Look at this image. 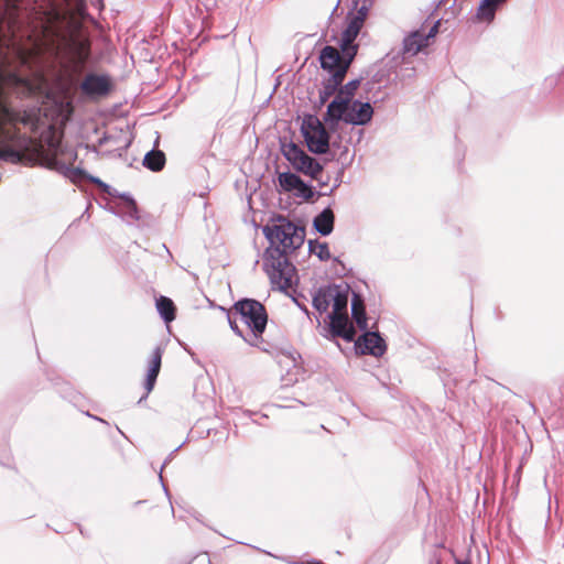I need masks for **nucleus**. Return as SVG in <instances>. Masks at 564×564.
Here are the masks:
<instances>
[{"label": "nucleus", "mask_w": 564, "mask_h": 564, "mask_svg": "<svg viewBox=\"0 0 564 564\" xmlns=\"http://www.w3.org/2000/svg\"><path fill=\"white\" fill-rule=\"evenodd\" d=\"M263 234L271 245L263 254V269L273 290L288 292L293 286L296 269L289 261L286 253L304 243L305 231L302 227L280 218L279 224L265 226Z\"/></svg>", "instance_id": "obj_1"}, {"label": "nucleus", "mask_w": 564, "mask_h": 564, "mask_svg": "<svg viewBox=\"0 0 564 564\" xmlns=\"http://www.w3.org/2000/svg\"><path fill=\"white\" fill-rule=\"evenodd\" d=\"M18 122L29 124L31 118L0 104V160L18 163L31 147V139L20 133Z\"/></svg>", "instance_id": "obj_2"}, {"label": "nucleus", "mask_w": 564, "mask_h": 564, "mask_svg": "<svg viewBox=\"0 0 564 564\" xmlns=\"http://www.w3.org/2000/svg\"><path fill=\"white\" fill-rule=\"evenodd\" d=\"M234 311L251 332L248 337H243L245 341L258 346L268 322L265 307L256 300L243 299L235 303Z\"/></svg>", "instance_id": "obj_3"}, {"label": "nucleus", "mask_w": 564, "mask_h": 564, "mask_svg": "<svg viewBox=\"0 0 564 564\" xmlns=\"http://www.w3.org/2000/svg\"><path fill=\"white\" fill-rule=\"evenodd\" d=\"M308 150L315 154H324L329 149V133L315 116L304 118L301 127Z\"/></svg>", "instance_id": "obj_4"}, {"label": "nucleus", "mask_w": 564, "mask_h": 564, "mask_svg": "<svg viewBox=\"0 0 564 564\" xmlns=\"http://www.w3.org/2000/svg\"><path fill=\"white\" fill-rule=\"evenodd\" d=\"M282 152L296 171L313 178H317L322 173L323 166L314 158L306 154L297 144L293 142L283 144Z\"/></svg>", "instance_id": "obj_5"}, {"label": "nucleus", "mask_w": 564, "mask_h": 564, "mask_svg": "<svg viewBox=\"0 0 564 564\" xmlns=\"http://www.w3.org/2000/svg\"><path fill=\"white\" fill-rule=\"evenodd\" d=\"M340 52L334 46H325L319 55L322 68L329 72V75L336 73L347 64V69L352 62L356 51L340 46Z\"/></svg>", "instance_id": "obj_6"}, {"label": "nucleus", "mask_w": 564, "mask_h": 564, "mask_svg": "<svg viewBox=\"0 0 564 564\" xmlns=\"http://www.w3.org/2000/svg\"><path fill=\"white\" fill-rule=\"evenodd\" d=\"M440 21L435 22L426 32L425 29H420L411 32L403 40L402 61L408 56H414L430 44V40L434 39L438 32Z\"/></svg>", "instance_id": "obj_7"}, {"label": "nucleus", "mask_w": 564, "mask_h": 564, "mask_svg": "<svg viewBox=\"0 0 564 564\" xmlns=\"http://www.w3.org/2000/svg\"><path fill=\"white\" fill-rule=\"evenodd\" d=\"M84 95L96 98L108 95L111 89V82L107 75L88 74L80 84Z\"/></svg>", "instance_id": "obj_8"}, {"label": "nucleus", "mask_w": 564, "mask_h": 564, "mask_svg": "<svg viewBox=\"0 0 564 564\" xmlns=\"http://www.w3.org/2000/svg\"><path fill=\"white\" fill-rule=\"evenodd\" d=\"M356 347L361 354H368L375 357H381L387 350L384 339L376 332L365 333L356 341Z\"/></svg>", "instance_id": "obj_9"}, {"label": "nucleus", "mask_w": 564, "mask_h": 564, "mask_svg": "<svg viewBox=\"0 0 564 564\" xmlns=\"http://www.w3.org/2000/svg\"><path fill=\"white\" fill-rule=\"evenodd\" d=\"M279 184L285 192L295 191V194L304 199H311L314 195L312 187L305 184L300 176L291 172L281 173L279 175Z\"/></svg>", "instance_id": "obj_10"}, {"label": "nucleus", "mask_w": 564, "mask_h": 564, "mask_svg": "<svg viewBox=\"0 0 564 564\" xmlns=\"http://www.w3.org/2000/svg\"><path fill=\"white\" fill-rule=\"evenodd\" d=\"M373 115V109L369 102H361L354 100L349 104V111L346 118V123L354 126L367 124Z\"/></svg>", "instance_id": "obj_11"}, {"label": "nucleus", "mask_w": 564, "mask_h": 564, "mask_svg": "<svg viewBox=\"0 0 564 564\" xmlns=\"http://www.w3.org/2000/svg\"><path fill=\"white\" fill-rule=\"evenodd\" d=\"M346 74L347 64L340 67V69L336 73L329 75V77L324 80L323 87L319 90L321 104H325L336 91L338 93V87L341 85Z\"/></svg>", "instance_id": "obj_12"}, {"label": "nucleus", "mask_w": 564, "mask_h": 564, "mask_svg": "<svg viewBox=\"0 0 564 564\" xmlns=\"http://www.w3.org/2000/svg\"><path fill=\"white\" fill-rule=\"evenodd\" d=\"M349 101L336 95L333 101L327 107V111L324 116L326 122H338L340 120L346 122V118L349 111Z\"/></svg>", "instance_id": "obj_13"}, {"label": "nucleus", "mask_w": 564, "mask_h": 564, "mask_svg": "<svg viewBox=\"0 0 564 564\" xmlns=\"http://www.w3.org/2000/svg\"><path fill=\"white\" fill-rule=\"evenodd\" d=\"M332 333L347 341H351L355 336V329L349 324L348 315H328Z\"/></svg>", "instance_id": "obj_14"}, {"label": "nucleus", "mask_w": 564, "mask_h": 564, "mask_svg": "<svg viewBox=\"0 0 564 564\" xmlns=\"http://www.w3.org/2000/svg\"><path fill=\"white\" fill-rule=\"evenodd\" d=\"M364 23L360 22L359 18H348V23L341 33L339 45L346 48H351L357 52V45L354 44L358 36Z\"/></svg>", "instance_id": "obj_15"}, {"label": "nucleus", "mask_w": 564, "mask_h": 564, "mask_svg": "<svg viewBox=\"0 0 564 564\" xmlns=\"http://www.w3.org/2000/svg\"><path fill=\"white\" fill-rule=\"evenodd\" d=\"M46 163L48 169L65 175L66 177L70 178L74 182L83 180L85 177V172L83 170L74 167L72 164L62 162L56 156L47 159Z\"/></svg>", "instance_id": "obj_16"}, {"label": "nucleus", "mask_w": 564, "mask_h": 564, "mask_svg": "<svg viewBox=\"0 0 564 564\" xmlns=\"http://www.w3.org/2000/svg\"><path fill=\"white\" fill-rule=\"evenodd\" d=\"M162 355L163 349L161 347H156L151 355L150 365L144 382L147 394H149L154 388L156 378L161 369Z\"/></svg>", "instance_id": "obj_17"}, {"label": "nucleus", "mask_w": 564, "mask_h": 564, "mask_svg": "<svg viewBox=\"0 0 564 564\" xmlns=\"http://www.w3.org/2000/svg\"><path fill=\"white\" fill-rule=\"evenodd\" d=\"M334 213L327 207L314 218L313 225L322 236H328L334 229Z\"/></svg>", "instance_id": "obj_18"}, {"label": "nucleus", "mask_w": 564, "mask_h": 564, "mask_svg": "<svg viewBox=\"0 0 564 564\" xmlns=\"http://www.w3.org/2000/svg\"><path fill=\"white\" fill-rule=\"evenodd\" d=\"M507 0H482L477 9L476 18L479 21L491 22L496 11Z\"/></svg>", "instance_id": "obj_19"}, {"label": "nucleus", "mask_w": 564, "mask_h": 564, "mask_svg": "<svg viewBox=\"0 0 564 564\" xmlns=\"http://www.w3.org/2000/svg\"><path fill=\"white\" fill-rule=\"evenodd\" d=\"M332 304L333 311L328 315H345L347 314L348 292L341 291L339 286L332 288Z\"/></svg>", "instance_id": "obj_20"}, {"label": "nucleus", "mask_w": 564, "mask_h": 564, "mask_svg": "<svg viewBox=\"0 0 564 564\" xmlns=\"http://www.w3.org/2000/svg\"><path fill=\"white\" fill-rule=\"evenodd\" d=\"M90 56L89 44L85 41H77L73 44V63L77 70H82Z\"/></svg>", "instance_id": "obj_21"}, {"label": "nucleus", "mask_w": 564, "mask_h": 564, "mask_svg": "<svg viewBox=\"0 0 564 564\" xmlns=\"http://www.w3.org/2000/svg\"><path fill=\"white\" fill-rule=\"evenodd\" d=\"M332 288H319L313 296V306L321 314L327 312L332 303Z\"/></svg>", "instance_id": "obj_22"}, {"label": "nucleus", "mask_w": 564, "mask_h": 564, "mask_svg": "<svg viewBox=\"0 0 564 564\" xmlns=\"http://www.w3.org/2000/svg\"><path fill=\"white\" fill-rule=\"evenodd\" d=\"M143 165L153 172H159L165 165V154L160 150H151L144 155Z\"/></svg>", "instance_id": "obj_23"}, {"label": "nucleus", "mask_w": 564, "mask_h": 564, "mask_svg": "<svg viewBox=\"0 0 564 564\" xmlns=\"http://www.w3.org/2000/svg\"><path fill=\"white\" fill-rule=\"evenodd\" d=\"M156 308L165 323H170L175 318V305L171 299L160 296L156 300Z\"/></svg>", "instance_id": "obj_24"}, {"label": "nucleus", "mask_w": 564, "mask_h": 564, "mask_svg": "<svg viewBox=\"0 0 564 564\" xmlns=\"http://www.w3.org/2000/svg\"><path fill=\"white\" fill-rule=\"evenodd\" d=\"M122 203L120 205V213L126 217L128 220H137L139 218L138 216V207L135 202L127 194H123L121 196Z\"/></svg>", "instance_id": "obj_25"}, {"label": "nucleus", "mask_w": 564, "mask_h": 564, "mask_svg": "<svg viewBox=\"0 0 564 564\" xmlns=\"http://www.w3.org/2000/svg\"><path fill=\"white\" fill-rule=\"evenodd\" d=\"M351 314L357 325L361 329L367 328V317L365 313L364 303L357 295H355L351 304Z\"/></svg>", "instance_id": "obj_26"}, {"label": "nucleus", "mask_w": 564, "mask_h": 564, "mask_svg": "<svg viewBox=\"0 0 564 564\" xmlns=\"http://www.w3.org/2000/svg\"><path fill=\"white\" fill-rule=\"evenodd\" d=\"M360 85L359 79L348 82L345 86L340 87L337 95L345 100L351 102L352 97Z\"/></svg>", "instance_id": "obj_27"}, {"label": "nucleus", "mask_w": 564, "mask_h": 564, "mask_svg": "<svg viewBox=\"0 0 564 564\" xmlns=\"http://www.w3.org/2000/svg\"><path fill=\"white\" fill-rule=\"evenodd\" d=\"M310 251L315 253L319 260H328L330 258V252L326 242H313L312 240L308 242Z\"/></svg>", "instance_id": "obj_28"}, {"label": "nucleus", "mask_w": 564, "mask_h": 564, "mask_svg": "<svg viewBox=\"0 0 564 564\" xmlns=\"http://www.w3.org/2000/svg\"><path fill=\"white\" fill-rule=\"evenodd\" d=\"M235 315H237L235 313V311L232 310L231 312L228 313V322H229V325H230V328L232 329V332L235 334H237L238 336L240 337H245L243 336V333L242 330L239 328V326L237 325V322H236V318L234 317Z\"/></svg>", "instance_id": "obj_29"}, {"label": "nucleus", "mask_w": 564, "mask_h": 564, "mask_svg": "<svg viewBox=\"0 0 564 564\" xmlns=\"http://www.w3.org/2000/svg\"><path fill=\"white\" fill-rule=\"evenodd\" d=\"M368 14V7L364 3L355 14H352L350 18H359L360 22L364 23L366 20V17Z\"/></svg>", "instance_id": "obj_30"}, {"label": "nucleus", "mask_w": 564, "mask_h": 564, "mask_svg": "<svg viewBox=\"0 0 564 564\" xmlns=\"http://www.w3.org/2000/svg\"><path fill=\"white\" fill-rule=\"evenodd\" d=\"M297 305H299V307H300V308H301V310H302L306 315H308V314H310V312H308V310H307V307H306V306L301 305V304H299V303H297Z\"/></svg>", "instance_id": "obj_31"}, {"label": "nucleus", "mask_w": 564, "mask_h": 564, "mask_svg": "<svg viewBox=\"0 0 564 564\" xmlns=\"http://www.w3.org/2000/svg\"><path fill=\"white\" fill-rule=\"evenodd\" d=\"M166 464H167V460H165V462L163 463L162 467H161V471H160V475H159V477H160V480H161V481L163 480L162 469H163V467H164Z\"/></svg>", "instance_id": "obj_32"}, {"label": "nucleus", "mask_w": 564, "mask_h": 564, "mask_svg": "<svg viewBox=\"0 0 564 564\" xmlns=\"http://www.w3.org/2000/svg\"><path fill=\"white\" fill-rule=\"evenodd\" d=\"M94 183L102 184L98 178H91Z\"/></svg>", "instance_id": "obj_33"}, {"label": "nucleus", "mask_w": 564, "mask_h": 564, "mask_svg": "<svg viewBox=\"0 0 564 564\" xmlns=\"http://www.w3.org/2000/svg\"><path fill=\"white\" fill-rule=\"evenodd\" d=\"M147 397H148V394L145 393V395H144V397H141V398L139 399V402H142V401L144 400V398H147Z\"/></svg>", "instance_id": "obj_34"}, {"label": "nucleus", "mask_w": 564, "mask_h": 564, "mask_svg": "<svg viewBox=\"0 0 564 564\" xmlns=\"http://www.w3.org/2000/svg\"><path fill=\"white\" fill-rule=\"evenodd\" d=\"M147 397H148V394L145 393V395H144V397H141V398L139 399V402H142V401L144 400V398H147Z\"/></svg>", "instance_id": "obj_35"}, {"label": "nucleus", "mask_w": 564, "mask_h": 564, "mask_svg": "<svg viewBox=\"0 0 564 564\" xmlns=\"http://www.w3.org/2000/svg\"><path fill=\"white\" fill-rule=\"evenodd\" d=\"M147 397H148V394L145 393V395H144V397H141V398L139 399V402H142V401L144 400V398H147Z\"/></svg>", "instance_id": "obj_36"}, {"label": "nucleus", "mask_w": 564, "mask_h": 564, "mask_svg": "<svg viewBox=\"0 0 564 564\" xmlns=\"http://www.w3.org/2000/svg\"><path fill=\"white\" fill-rule=\"evenodd\" d=\"M77 158V154H72V159L75 160Z\"/></svg>", "instance_id": "obj_37"}]
</instances>
